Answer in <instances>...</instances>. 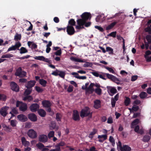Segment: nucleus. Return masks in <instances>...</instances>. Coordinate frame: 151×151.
<instances>
[{"mask_svg":"<svg viewBox=\"0 0 151 151\" xmlns=\"http://www.w3.org/2000/svg\"><path fill=\"white\" fill-rule=\"evenodd\" d=\"M9 108V107L6 106L2 107L0 110L1 114L4 117L6 116L8 114L7 111Z\"/></svg>","mask_w":151,"mask_h":151,"instance_id":"nucleus-9","label":"nucleus"},{"mask_svg":"<svg viewBox=\"0 0 151 151\" xmlns=\"http://www.w3.org/2000/svg\"><path fill=\"white\" fill-rule=\"evenodd\" d=\"M38 113L39 115L42 117H44L46 115L45 111L43 109H39Z\"/></svg>","mask_w":151,"mask_h":151,"instance_id":"nucleus-24","label":"nucleus"},{"mask_svg":"<svg viewBox=\"0 0 151 151\" xmlns=\"http://www.w3.org/2000/svg\"><path fill=\"white\" fill-rule=\"evenodd\" d=\"M27 135L29 137L33 139L37 138V132L32 129L29 130Z\"/></svg>","mask_w":151,"mask_h":151,"instance_id":"nucleus-5","label":"nucleus"},{"mask_svg":"<svg viewBox=\"0 0 151 151\" xmlns=\"http://www.w3.org/2000/svg\"><path fill=\"white\" fill-rule=\"evenodd\" d=\"M38 141L40 142L45 143L48 141L47 137L44 134L40 135L38 137Z\"/></svg>","mask_w":151,"mask_h":151,"instance_id":"nucleus-10","label":"nucleus"},{"mask_svg":"<svg viewBox=\"0 0 151 151\" xmlns=\"http://www.w3.org/2000/svg\"><path fill=\"white\" fill-rule=\"evenodd\" d=\"M27 105L25 103H22L19 107V110L21 111L24 112L27 109Z\"/></svg>","mask_w":151,"mask_h":151,"instance_id":"nucleus-20","label":"nucleus"},{"mask_svg":"<svg viewBox=\"0 0 151 151\" xmlns=\"http://www.w3.org/2000/svg\"><path fill=\"white\" fill-rule=\"evenodd\" d=\"M81 19H81V22H85L86 21H87L89 19L90 20L91 17V14L90 13L85 12L83 13L81 15Z\"/></svg>","mask_w":151,"mask_h":151,"instance_id":"nucleus-2","label":"nucleus"},{"mask_svg":"<svg viewBox=\"0 0 151 151\" xmlns=\"http://www.w3.org/2000/svg\"><path fill=\"white\" fill-rule=\"evenodd\" d=\"M17 121L15 120H12L10 121V124L12 127H15L16 126Z\"/></svg>","mask_w":151,"mask_h":151,"instance_id":"nucleus-43","label":"nucleus"},{"mask_svg":"<svg viewBox=\"0 0 151 151\" xmlns=\"http://www.w3.org/2000/svg\"><path fill=\"white\" fill-rule=\"evenodd\" d=\"M116 38L119 40H123V45L122 47L123 49V51L124 52L125 51V50L124 40L123 39V38L122 37H121L119 35H117L116 36Z\"/></svg>","mask_w":151,"mask_h":151,"instance_id":"nucleus-23","label":"nucleus"},{"mask_svg":"<svg viewBox=\"0 0 151 151\" xmlns=\"http://www.w3.org/2000/svg\"><path fill=\"white\" fill-rule=\"evenodd\" d=\"M81 19H78L77 20V22L78 25H77L76 27V29L80 30L81 29V26H83V23H82L81 22Z\"/></svg>","mask_w":151,"mask_h":151,"instance_id":"nucleus-22","label":"nucleus"},{"mask_svg":"<svg viewBox=\"0 0 151 151\" xmlns=\"http://www.w3.org/2000/svg\"><path fill=\"white\" fill-rule=\"evenodd\" d=\"M92 65V64L91 63L86 62L83 65L84 67H91Z\"/></svg>","mask_w":151,"mask_h":151,"instance_id":"nucleus-49","label":"nucleus"},{"mask_svg":"<svg viewBox=\"0 0 151 151\" xmlns=\"http://www.w3.org/2000/svg\"><path fill=\"white\" fill-rule=\"evenodd\" d=\"M94 86V83H90L88 87L86 88V91L87 92H89L90 93H92L94 91V89L93 88V87Z\"/></svg>","mask_w":151,"mask_h":151,"instance_id":"nucleus-16","label":"nucleus"},{"mask_svg":"<svg viewBox=\"0 0 151 151\" xmlns=\"http://www.w3.org/2000/svg\"><path fill=\"white\" fill-rule=\"evenodd\" d=\"M95 93L99 95L101 94L102 90L100 88H96L94 90Z\"/></svg>","mask_w":151,"mask_h":151,"instance_id":"nucleus-44","label":"nucleus"},{"mask_svg":"<svg viewBox=\"0 0 151 151\" xmlns=\"http://www.w3.org/2000/svg\"><path fill=\"white\" fill-rule=\"evenodd\" d=\"M95 28L96 29H98L101 32H103L104 31V30L103 28L100 26H95Z\"/></svg>","mask_w":151,"mask_h":151,"instance_id":"nucleus-63","label":"nucleus"},{"mask_svg":"<svg viewBox=\"0 0 151 151\" xmlns=\"http://www.w3.org/2000/svg\"><path fill=\"white\" fill-rule=\"evenodd\" d=\"M73 119L76 121H79L80 120L79 113L76 110H74L72 115Z\"/></svg>","mask_w":151,"mask_h":151,"instance_id":"nucleus-8","label":"nucleus"},{"mask_svg":"<svg viewBox=\"0 0 151 151\" xmlns=\"http://www.w3.org/2000/svg\"><path fill=\"white\" fill-rule=\"evenodd\" d=\"M73 87L71 85H70L67 89V91L69 93H70L73 91Z\"/></svg>","mask_w":151,"mask_h":151,"instance_id":"nucleus-54","label":"nucleus"},{"mask_svg":"<svg viewBox=\"0 0 151 151\" xmlns=\"http://www.w3.org/2000/svg\"><path fill=\"white\" fill-rule=\"evenodd\" d=\"M111 101L112 107L113 108H114L115 106V104L116 101L114 100V99H113V98L111 99Z\"/></svg>","mask_w":151,"mask_h":151,"instance_id":"nucleus-62","label":"nucleus"},{"mask_svg":"<svg viewBox=\"0 0 151 151\" xmlns=\"http://www.w3.org/2000/svg\"><path fill=\"white\" fill-rule=\"evenodd\" d=\"M20 54H23L27 53L28 52L27 50L24 47H22L19 50Z\"/></svg>","mask_w":151,"mask_h":151,"instance_id":"nucleus-40","label":"nucleus"},{"mask_svg":"<svg viewBox=\"0 0 151 151\" xmlns=\"http://www.w3.org/2000/svg\"><path fill=\"white\" fill-rule=\"evenodd\" d=\"M6 99V96L4 94H0V100H2L3 101H5Z\"/></svg>","mask_w":151,"mask_h":151,"instance_id":"nucleus-56","label":"nucleus"},{"mask_svg":"<svg viewBox=\"0 0 151 151\" xmlns=\"http://www.w3.org/2000/svg\"><path fill=\"white\" fill-rule=\"evenodd\" d=\"M98 131V130L94 128L93 129V131L90 133L89 134V136H93V135H94L95 134H96V133H97ZM91 138L93 137V136H92Z\"/></svg>","mask_w":151,"mask_h":151,"instance_id":"nucleus-46","label":"nucleus"},{"mask_svg":"<svg viewBox=\"0 0 151 151\" xmlns=\"http://www.w3.org/2000/svg\"><path fill=\"white\" fill-rule=\"evenodd\" d=\"M138 76L137 75L133 76L131 77V81H136L138 78Z\"/></svg>","mask_w":151,"mask_h":151,"instance_id":"nucleus-64","label":"nucleus"},{"mask_svg":"<svg viewBox=\"0 0 151 151\" xmlns=\"http://www.w3.org/2000/svg\"><path fill=\"white\" fill-rule=\"evenodd\" d=\"M150 137L149 136L145 135L143 137L142 140L144 142H147L150 140Z\"/></svg>","mask_w":151,"mask_h":151,"instance_id":"nucleus-31","label":"nucleus"},{"mask_svg":"<svg viewBox=\"0 0 151 151\" xmlns=\"http://www.w3.org/2000/svg\"><path fill=\"white\" fill-rule=\"evenodd\" d=\"M14 57V55H13L10 54H7L5 55H3L1 57V58H10L13 57Z\"/></svg>","mask_w":151,"mask_h":151,"instance_id":"nucleus-36","label":"nucleus"},{"mask_svg":"<svg viewBox=\"0 0 151 151\" xmlns=\"http://www.w3.org/2000/svg\"><path fill=\"white\" fill-rule=\"evenodd\" d=\"M33 99V97L32 96L26 95L23 98L24 101H27L29 102H30Z\"/></svg>","mask_w":151,"mask_h":151,"instance_id":"nucleus-26","label":"nucleus"},{"mask_svg":"<svg viewBox=\"0 0 151 151\" xmlns=\"http://www.w3.org/2000/svg\"><path fill=\"white\" fill-rule=\"evenodd\" d=\"M117 23V22H112L106 27V30H109L112 29Z\"/></svg>","mask_w":151,"mask_h":151,"instance_id":"nucleus-27","label":"nucleus"},{"mask_svg":"<svg viewBox=\"0 0 151 151\" xmlns=\"http://www.w3.org/2000/svg\"><path fill=\"white\" fill-rule=\"evenodd\" d=\"M107 134L99 135L98 138L99 139L103 138L104 140H106L107 139Z\"/></svg>","mask_w":151,"mask_h":151,"instance_id":"nucleus-52","label":"nucleus"},{"mask_svg":"<svg viewBox=\"0 0 151 151\" xmlns=\"http://www.w3.org/2000/svg\"><path fill=\"white\" fill-rule=\"evenodd\" d=\"M139 96L141 99H144L147 97V94L146 92L142 91L140 93Z\"/></svg>","mask_w":151,"mask_h":151,"instance_id":"nucleus-32","label":"nucleus"},{"mask_svg":"<svg viewBox=\"0 0 151 151\" xmlns=\"http://www.w3.org/2000/svg\"><path fill=\"white\" fill-rule=\"evenodd\" d=\"M75 77L79 79H82L84 80L86 79L87 77L85 76H75Z\"/></svg>","mask_w":151,"mask_h":151,"instance_id":"nucleus-60","label":"nucleus"},{"mask_svg":"<svg viewBox=\"0 0 151 151\" xmlns=\"http://www.w3.org/2000/svg\"><path fill=\"white\" fill-rule=\"evenodd\" d=\"M35 88L36 90L38 93H41L43 91L41 87L38 86H36L35 87Z\"/></svg>","mask_w":151,"mask_h":151,"instance_id":"nucleus-50","label":"nucleus"},{"mask_svg":"<svg viewBox=\"0 0 151 151\" xmlns=\"http://www.w3.org/2000/svg\"><path fill=\"white\" fill-rule=\"evenodd\" d=\"M80 115V116L82 118L89 116L91 118L92 116V112H91L90 109L89 107H86L82 109Z\"/></svg>","mask_w":151,"mask_h":151,"instance_id":"nucleus-1","label":"nucleus"},{"mask_svg":"<svg viewBox=\"0 0 151 151\" xmlns=\"http://www.w3.org/2000/svg\"><path fill=\"white\" fill-rule=\"evenodd\" d=\"M39 108V105L37 103L33 104L29 107L30 110L33 112L37 111Z\"/></svg>","mask_w":151,"mask_h":151,"instance_id":"nucleus-11","label":"nucleus"},{"mask_svg":"<svg viewBox=\"0 0 151 151\" xmlns=\"http://www.w3.org/2000/svg\"><path fill=\"white\" fill-rule=\"evenodd\" d=\"M65 75V72L62 71H59L58 76L61 78H64Z\"/></svg>","mask_w":151,"mask_h":151,"instance_id":"nucleus-42","label":"nucleus"},{"mask_svg":"<svg viewBox=\"0 0 151 151\" xmlns=\"http://www.w3.org/2000/svg\"><path fill=\"white\" fill-rule=\"evenodd\" d=\"M117 148L118 149L119 148H120V149L121 151V150L123 149V147L122 146V144L121 142L119 141L118 142V144H117Z\"/></svg>","mask_w":151,"mask_h":151,"instance_id":"nucleus-55","label":"nucleus"},{"mask_svg":"<svg viewBox=\"0 0 151 151\" xmlns=\"http://www.w3.org/2000/svg\"><path fill=\"white\" fill-rule=\"evenodd\" d=\"M28 119L31 121L35 122L37 120V117L36 114L34 113H30L27 115Z\"/></svg>","mask_w":151,"mask_h":151,"instance_id":"nucleus-13","label":"nucleus"},{"mask_svg":"<svg viewBox=\"0 0 151 151\" xmlns=\"http://www.w3.org/2000/svg\"><path fill=\"white\" fill-rule=\"evenodd\" d=\"M59 71V70L58 69H56L55 71L51 73V74L55 76H58Z\"/></svg>","mask_w":151,"mask_h":151,"instance_id":"nucleus-58","label":"nucleus"},{"mask_svg":"<svg viewBox=\"0 0 151 151\" xmlns=\"http://www.w3.org/2000/svg\"><path fill=\"white\" fill-rule=\"evenodd\" d=\"M12 112L13 113L15 114H18V110L17 108H13L12 109Z\"/></svg>","mask_w":151,"mask_h":151,"instance_id":"nucleus-57","label":"nucleus"},{"mask_svg":"<svg viewBox=\"0 0 151 151\" xmlns=\"http://www.w3.org/2000/svg\"><path fill=\"white\" fill-rule=\"evenodd\" d=\"M45 57L42 56H35V57H34V58L35 59L37 60H41L43 61L44 59L45 58Z\"/></svg>","mask_w":151,"mask_h":151,"instance_id":"nucleus-45","label":"nucleus"},{"mask_svg":"<svg viewBox=\"0 0 151 151\" xmlns=\"http://www.w3.org/2000/svg\"><path fill=\"white\" fill-rule=\"evenodd\" d=\"M10 86L11 89L13 91L18 92L19 91V87L17 84L14 81H11L10 83Z\"/></svg>","mask_w":151,"mask_h":151,"instance_id":"nucleus-6","label":"nucleus"},{"mask_svg":"<svg viewBox=\"0 0 151 151\" xmlns=\"http://www.w3.org/2000/svg\"><path fill=\"white\" fill-rule=\"evenodd\" d=\"M22 73V70L21 67H19L16 70L15 73V76L20 77H23L26 76V72L23 71Z\"/></svg>","mask_w":151,"mask_h":151,"instance_id":"nucleus-4","label":"nucleus"},{"mask_svg":"<svg viewBox=\"0 0 151 151\" xmlns=\"http://www.w3.org/2000/svg\"><path fill=\"white\" fill-rule=\"evenodd\" d=\"M62 117V114L59 113H57L56 114V119L58 122L61 121Z\"/></svg>","mask_w":151,"mask_h":151,"instance_id":"nucleus-28","label":"nucleus"},{"mask_svg":"<svg viewBox=\"0 0 151 151\" xmlns=\"http://www.w3.org/2000/svg\"><path fill=\"white\" fill-rule=\"evenodd\" d=\"M16 50L15 46L14 45H12L11 47L8 48L7 52H8L11 50Z\"/></svg>","mask_w":151,"mask_h":151,"instance_id":"nucleus-59","label":"nucleus"},{"mask_svg":"<svg viewBox=\"0 0 151 151\" xmlns=\"http://www.w3.org/2000/svg\"><path fill=\"white\" fill-rule=\"evenodd\" d=\"M66 31L67 34L70 35H73L75 32L74 27L72 26L68 25L66 27Z\"/></svg>","mask_w":151,"mask_h":151,"instance_id":"nucleus-7","label":"nucleus"},{"mask_svg":"<svg viewBox=\"0 0 151 151\" xmlns=\"http://www.w3.org/2000/svg\"><path fill=\"white\" fill-rule=\"evenodd\" d=\"M42 104L43 107L47 108L50 107L52 104L51 102L48 100H44L42 101Z\"/></svg>","mask_w":151,"mask_h":151,"instance_id":"nucleus-17","label":"nucleus"},{"mask_svg":"<svg viewBox=\"0 0 151 151\" xmlns=\"http://www.w3.org/2000/svg\"><path fill=\"white\" fill-rule=\"evenodd\" d=\"M87 21H86L85 22H82V23H83V25L86 27H89L91 25V23L90 22H86Z\"/></svg>","mask_w":151,"mask_h":151,"instance_id":"nucleus-51","label":"nucleus"},{"mask_svg":"<svg viewBox=\"0 0 151 151\" xmlns=\"http://www.w3.org/2000/svg\"><path fill=\"white\" fill-rule=\"evenodd\" d=\"M125 99L124 100V103L126 106H129L130 104L131 101L130 99L128 97H125Z\"/></svg>","mask_w":151,"mask_h":151,"instance_id":"nucleus-25","label":"nucleus"},{"mask_svg":"<svg viewBox=\"0 0 151 151\" xmlns=\"http://www.w3.org/2000/svg\"><path fill=\"white\" fill-rule=\"evenodd\" d=\"M21 140L22 144L25 147H28L29 145V142L26 140L25 137H22Z\"/></svg>","mask_w":151,"mask_h":151,"instance_id":"nucleus-19","label":"nucleus"},{"mask_svg":"<svg viewBox=\"0 0 151 151\" xmlns=\"http://www.w3.org/2000/svg\"><path fill=\"white\" fill-rule=\"evenodd\" d=\"M103 16L102 15H99L97 16L96 18V21L97 22H100L103 21V19L102 17Z\"/></svg>","mask_w":151,"mask_h":151,"instance_id":"nucleus-41","label":"nucleus"},{"mask_svg":"<svg viewBox=\"0 0 151 151\" xmlns=\"http://www.w3.org/2000/svg\"><path fill=\"white\" fill-rule=\"evenodd\" d=\"M123 149L121 151H131V148L127 145H125L123 146Z\"/></svg>","mask_w":151,"mask_h":151,"instance_id":"nucleus-29","label":"nucleus"},{"mask_svg":"<svg viewBox=\"0 0 151 151\" xmlns=\"http://www.w3.org/2000/svg\"><path fill=\"white\" fill-rule=\"evenodd\" d=\"M39 82V83L44 87L46 86L47 83V81L46 80L42 79H40Z\"/></svg>","mask_w":151,"mask_h":151,"instance_id":"nucleus-30","label":"nucleus"},{"mask_svg":"<svg viewBox=\"0 0 151 151\" xmlns=\"http://www.w3.org/2000/svg\"><path fill=\"white\" fill-rule=\"evenodd\" d=\"M17 118L19 121L22 122H25L28 120L27 117L24 115L22 114L18 115Z\"/></svg>","mask_w":151,"mask_h":151,"instance_id":"nucleus-15","label":"nucleus"},{"mask_svg":"<svg viewBox=\"0 0 151 151\" xmlns=\"http://www.w3.org/2000/svg\"><path fill=\"white\" fill-rule=\"evenodd\" d=\"M68 23V24L70 25V26H75L76 23L74 19H70Z\"/></svg>","mask_w":151,"mask_h":151,"instance_id":"nucleus-35","label":"nucleus"},{"mask_svg":"<svg viewBox=\"0 0 151 151\" xmlns=\"http://www.w3.org/2000/svg\"><path fill=\"white\" fill-rule=\"evenodd\" d=\"M107 78L114 82L119 81V80L114 76L107 73H105Z\"/></svg>","mask_w":151,"mask_h":151,"instance_id":"nucleus-14","label":"nucleus"},{"mask_svg":"<svg viewBox=\"0 0 151 151\" xmlns=\"http://www.w3.org/2000/svg\"><path fill=\"white\" fill-rule=\"evenodd\" d=\"M55 129L56 130H58V127L56 126V124L55 122L52 121L50 125V129L52 130Z\"/></svg>","mask_w":151,"mask_h":151,"instance_id":"nucleus-18","label":"nucleus"},{"mask_svg":"<svg viewBox=\"0 0 151 151\" xmlns=\"http://www.w3.org/2000/svg\"><path fill=\"white\" fill-rule=\"evenodd\" d=\"M106 88L108 93L111 96H113L117 92V90L114 87L107 86Z\"/></svg>","mask_w":151,"mask_h":151,"instance_id":"nucleus-3","label":"nucleus"},{"mask_svg":"<svg viewBox=\"0 0 151 151\" xmlns=\"http://www.w3.org/2000/svg\"><path fill=\"white\" fill-rule=\"evenodd\" d=\"M116 34V31L113 32L108 35V36L112 37H115Z\"/></svg>","mask_w":151,"mask_h":151,"instance_id":"nucleus-48","label":"nucleus"},{"mask_svg":"<svg viewBox=\"0 0 151 151\" xmlns=\"http://www.w3.org/2000/svg\"><path fill=\"white\" fill-rule=\"evenodd\" d=\"M100 107L101 101L99 100H96L94 102L93 107L96 109H98Z\"/></svg>","mask_w":151,"mask_h":151,"instance_id":"nucleus-21","label":"nucleus"},{"mask_svg":"<svg viewBox=\"0 0 151 151\" xmlns=\"http://www.w3.org/2000/svg\"><path fill=\"white\" fill-rule=\"evenodd\" d=\"M146 38L149 43H151V36L150 35H147L146 36Z\"/></svg>","mask_w":151,"mask_h":151,"instance_id":"nucleus-53","label":"nucleus"},{"mask_svg":"<svg viewBox=\"0 0 151 151\" xmlns=\"http://www.w3.org/2000/svg\"><path fill=\"white\" fill-rule=\"evenodd\" d=\"M36 146L39 149L41 150L45 147L44 145L41 142H39L37 144Z\"/></svg>","mask_w":151,"mask_h":151,"instance_id":"nucleus-38","label":"nucleus"},{"mask_svg":"<svg viewBox=\"0 0 151 151\" xmlns=\"http://www.w3.org/2000/svg\"><path fill=\"white\" fill-rule=\"evenodd\" d=\"M54 135V132L53 131H50L48 133V136L49 138L50 139L51 138L53 137Z\"/></svg>","mask_w":151,"mask_h":151,"instance_id":"nucleus-47","label":"nucleus"},{"mask_svg":"<svg viewBox=\"0 0 151 151\" xmlns=\"http://www.w3.org/2000/svg\"><path fill=\"white\" fill-rule=\"evenodd\" d=\"M21 38V35L20 34L17 33L14 36V40L16 41L20 40Z\"/></svg>","mask_w":151,"mask_h":151,"instance_id":"nucleus-34","label":"nucleus"},{"mask_svg":"<svg viewBox=\"0 0 151 151\" xmlns=\"http://www.w3.org/2000/svg\"><path fill=\"white\" fill-rule=\"evenodd\" d=\"M106 51L109 52L110 54H113V50L112 48L109 47H107L106 48Z\"/></svg>","mask_w":151,"mask_h":151,"instance_id":"nucleus-39","label":"nucleus"},{"mask_svg":"<svg viewBox=\"0 0 151 151\" xmlns=\"http://www.w3.org/2000/svg\"><path fill=\"white\" fill-rule=\"evenodd\" d=\"M132 109L135 111H137L139 109V107L137 106H132Z\"/></svg>","mask_w":151,"mask_h":151,"instance_id":"nucleus-61","label":"nucleus"},{"mask_svg":"<svg viewBox=\"0 0 151 151\" xmlns=\"http://www.w3.org/2000/svg\"><path fill=\"white\" fill-rule=\"evenodd\" d=\"M65 143L64 142L61 141L59 143L57 144L55 146V147L58 149L59 148V150H60V146H63L65 145Z\"/></svg>","mask_w":151,"mask_h":151,"instance_id":"nucleus-37","label":"nucleus"},{"mask_svg":"<svg viewBox=\"0 0 151 151\" xmlns=\"http://www.w3.org/2000/svg\"><path fill=\"white\" fill-rule=\"evenodd\" d=\"M32 91V88H27L26 89L24 92V94L25 96L29 95L31 93Z\"/></svg>","mask_w":151,"mask_h":151,"instance_id":"nucleus-33","label":"nucleus"},{"mask_svg":"<svg viewBox=\"0 0 151 151\" xmlns=\"http://www.w3.org/2000/svg\"><path fill=\"white\" fill-rule=\"evenodd\" d=\"M36 83L34 80H31L27 82L25 85V86L27 88H32Z\"/></svg>","mask_w":151,"mask_h":151,"instance_id":"nucleus-12","label":"nucleus"}]
</instances>
